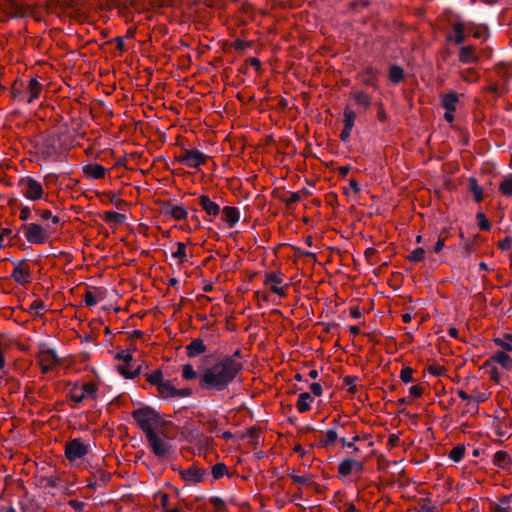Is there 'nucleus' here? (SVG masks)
<instances>
[{"label": "nucleus", "mask_w": 512, "mask_h": 512, "mask_svg": "<svg viewBox=\"0 0 512 512\" xmlns=\"http://www.w3.org/2000/svg\"><path fill=\"white\" fill-rule=\"evenodd\" d=\"M207 351L206 345L203 343V340L200 338L193 339L186 346V353L189 358H195Z\"/></svg>", "instance_id": "16"}, {"label": "nucleus", "mask_w": 512, "mask_h": 512, "mask_svg": "<svg viewBox=\"0 0 512 512\" xmlns=\"http://www.w3.org/2000/svg\"><path fill=\"white\" fill-rule=\"evenodd\" d=\"M209 502L216 509L217 512H225L226 504L225 501L218 496H213L209 498Z\"/></svg>", "instance_id": "43"}, {"label": "nucleus", "mask_w": 512, "mask_h": 512, "mask_svg": "<svg viewBox=\"0 0 512 512\" xmlns=\"http://www.w3.org/2000/svg\"><path fill=\"white\" fill-rule=\"evenodd\" d=\"M458 101L459 95L455 91H451L447 94L442 95L441 97L442 107L448 111H455L456 104L458 103Z\"/></svg>", "instance_id": "19"}, {"label": "nucleus", "mask_w": 512, "mask_h": 512, "mask_svg": "<svg viewBox=\"0 0 512 512\" xmlns=\"http://www.w3.org/2000/svg\"><path fill=\"white\" fill-rule=\"evenodd\" d=\"M45 308H46V305L41 300H35L30 305V309L33 310L35 312V314H37V315L39 314L40 311L45 310Z\"/></svg>", "instance_id": "56"}, {"label": "nucleus", "mask_w": 512, "mask_h": 512, "mask_svg": "<svg viewBox=\"0 0 512 512\" xmlns=\"http://www.w3.org/2000/svg\"><path fill=\"white\" fill-rule=\"evenodd\" d=\"M409 394L412 397L418 398L423 394V388L419 385H413L409 388Z\"/></svg>", "instance_id": "62"}, {"label": "nucleus", "mask_w": 512, "mask_h": 512, "mask_svg": "<svg viewBox=\"0 0 512 512\" xmlns=\"http://www.w3.org/2000/svg\"><path fill=\"white\" fill-rule=\"evenodd\" d=\"M199 375L193 368V366L191 364H185L183 366V369H182V377L185 379V380H193V379H196L198 378L199 379Z\"/></svg>", "instance_id": "41"}, {"label": "nucleus", "mask_w": 512, "mask_h": 512, "mask_svg": "<svg viewBox=\"0 0 512 512\" xmlns=\"http://www.w3.org/2000/svg\"><path fill=\"white\" fill-rule=\"evenodd\" d=\"M493 464L505 471H512V459L506 451H497L493 455Z\"/></svg>", "instance_id": "13"}, {"label": "nucleus", "mask_w": 512, "mask_h": 512, "mask_svg": "<svg viewBox=\"0 0 512 512\" xmlns=\"http://www.w3.org/2000/svg\"><path fill=\"white\" fill-rule=\"evenodd\" d=\"M512 335L505 334L503 338H495L494 343L497 346L502 347L505 351L512 352Z\"/></svg>", "instance_id": "36"}, {"label": "nucleus", "mask_w": 512, "mask_h": 512, "mask_svg": "<svg viewBox=\"0 0 512 512\" xmlns=\"http://www.w3.org/2000/svg\"><path fill=\"white\" fill-rule=\"evenodd\" d=\"M106 195L108 196L109 202L114 204L116 207H119L121 204L125 203L124 200L117 198L116 195L112 192H108Z\"/></svg>", "instance_id": "64"}, {"label": "nucleus", "mask_w": 512, "mask_h": 512, "mask_svg": "<svg viewBox=\"0 0 512 512\" xmlns=\"http://www.w3.org/2000/svg\"><path fill=\"white\" fill-rule=\"evenodd\" d=\"M339 440L342 443L343 447L352 448L354 452H358L359 451V448L357 446H355V442L360 440V436L359 435H355L352 438V441H348L345 437H341Z\"/></svg>", "instance_id": "47"}, {"label": "nucleus", "mask_w": 512, "mask_h": 512, "mask_svg": "<svg viewBox=\"0 0 512 512\" xmlns=\"http://www.w3.org/2000/svg\"><path fill=\"white\" fill-rule=\"evenodd\" d=\"M104 221L110 223L114 222L117 224L124 223L126 221V216L124 214L115 212V211H107L103 215Z\"/></svg>", "instance_id": "29"}, {"label": "nucleus", "mask_w": 512, "mask_h": 512, "mask_svg": "<svg viewBox=\"0 0 512 512\" xmlns=\"http://www.w3.org/2000/svg\"><path fill=\"white\" fill-rule=\"evenodd\" d=\"M300 199V192H290V197L282 198V201L286 204L287 207H290V205L299 202Z\"/></svg>", "instance_id": "52"}, {"label": "nucleus", "mask_w": 512, "mask_h": 512, "mask_svg": "<svg viewBox=\"0 0 512 512\" xmlns=\"http://www.w3.org/2000/svg\"><path fill=\"white\" fill-rule=\"evenodd\" d=\"M259 430L256 427H250L247 430V437L251 439L252 442H257L259 438Z\"/></svg>", "instance_id": "60"}, {"label": "nucleus", "mask_w": 512, "mask_h": 512, "mask_svg": "<svg viewBox=\"0 0 512 512\" xmlns=\"http://www.w3.org/2000/svg\"><path fill=\"white\" fill-rule=\"evenodd\" d=\"M14 269L12 271L11 277L14 281L20 285H24L31 281V270L29 265L26 263V260H13Z\"/></svg>", "instance_id": "8"}, {"label": "nucleus", "mask_w": 512, "mask_h": 512, "mask_svg": "<svg viewBox=\"0 0 512 512\" xmlns=\"http://www.w3.org/2000/svg\"><path fill=\"white\" fill-rule=\"evenodd\" d=\"M243 355L241 350L237 349L232 355L223 356L221 359H231L234 364H242L239 359H242Z\"/></svg>", "instance_id": "57"}, {"label": "nucleus", "mask_w": 512, "mask_h": 512, "mask_svg": "<svg viewBox=\"0 0 512 512\" xmlns=\"http://www.w3.org/2000/svg\"><path fill=\"white\" fill-rule=\"evenodd\" d=\"M498 247L502 250V251H508L512 248V238L509 237V236H506L504 239H502L501 241H499L498 243Z\"/></svg>", "instance_id": "55"}, {"label": "nucleus", "mask_w": 512, "mask_h": 512, "mask_svg": "<svg viewBox=\"0 0 512 512\" xmlns=\"http://www.w3.org/2000/svg\"><path fill=\"white\" fill-rule=\"evenodd\" d=\"M177 250L172 253V257L178 259L180 264L187 261L186 245L182 242H177Z\"/></svg>", "instance_id": "35"}, {"label": "nucleus", "mask_w": 512, "mask_h": 512, "mask_svg": "<svg viewBox=\"0 0 512 512\" xmlns=\"http://www.w3.org/2000/svg\"><path fill=\"white\" fill-rule=\"evenodd\" d=\"M338 439V433L336 429H328L326 431V436L324 439H321L319 442V445L321 447H329L335 443V441Z\"/></svg>", "instance_id": "30"}, {"label": "nucleus", "mask_w": 512, "mask_h": 512, "mask_svg": "<svg viewBox=\"0 0 512 512\" xmlns=\"http://www.w3.org/2000/svg\"><path fill=\"white\" fill-rule=\"evenodd\" d=\"M174 207V204L170 200L161 202V214L169 216L170 209Z\"/></svg>", "instance_id": "61"}, {"label": "nucleus", "mask_w": 512, "mask_h": 512, "mask_svg": "<svg viewBox=\"0 0 512 512\" xmlns=\"http://www.w3.org/2000/svg\"><path fill=\"white\" fill-rule=\"evenodd\" d=\"M18 185L22 188V194L29 200L36 201L43 197L44 190L40 182L32 177H23Z\"/></svg>", "instance_id": "5"}, {"label": "nucleus", "mask_w": 512, "mask_h": 512, "mask_svg": "<svg viewBox=\"0 0 512 512\" xmlns=\"http://www.w3.org/2000/svg\"><path fill=\"white\" fill-rule=\"evenodd\" d=\"M157 390L163 398H175L176 388L172 385L171 381H163Z\"/></svg>", "instance_id": "24"}, {"label": "nucleus", "mask_w": 512, "mask_h": 512, "mask_svg": "<svg viewBox=\"0 0 512 512\" xmlns=\"http://www.w3.org/2000/svg\"><path fill=\"white\" fill-rule=\"evenodd\" d=\"M175 159L189 168H199L202 164L206 163L209 156L198 149L183 148L181 154L177 155Z\"/></svg>", "instance_id": "4"}, {"label": "nucleus", "mask_w": 512, "mask_h": 512, "mask_svg": "<svg viewBox=\"0 0 512 512\" xmlns=\"http://www.w3.org/2000/svg\"><path fill=\"white\" fill-rule=\"evenodd\" d=\"M289 476L291 477V479L293 480L294 483L302 484V485L310 484L312 482V479H313V475L312 474H308V475H305V476H298V475H294L292 473H289Z\"/></svg>", "instance_id": "45"}, {"label": "nucleus", "mask_w": 512, "mask_h": 512, "mask_svg": "<svg viewBox=\"0 0 512 512\" xmlns=\"http://www.w3.org/2000/svg\"><path fill=\"white\" fill-rule=\"evenodd\" d=\"M212 479L218 480L227 473V466L223 462L216 463L211 469Z\"/></svg>", "instance_id": "37"}, {"label": "nucleus", "mask_w": 512, "mask_h": 512, "mask_svg": "<svg viewBox=\"0 0 512 512\" xmlns=\"http://www.w3.org/2000/svg\"><path fill=\"white\" fill-rule=\"evenodd\" d=\"M84 302H85L86 306L92 307L97 304V298L93 292L86 291L84 294Z\"/></svg>", "instance_id": "53"}, {"label": "nucleus", "mask_w": 512, "mask_h": 512, "mask_svg": "<svg viewBox=\"0 0 512 512\" xmlns=\"http://www.w3.org/2000/svg\"><path fill=\"white\" fill-rule=\"evenodd\" d=\"M468 187H469V191L473 194L474 200L477 203H480L483 200L484 196H483V190L478 185L477 179L474 177H470L468 180Z\"/></svg>", "instance_id": "23"}, {"label": "nucleus", "mask_w": 512, "mask_h": 512, "mask_svg": "<svg viewBox=\"0 0 512 512\" xmlns=\"http://www.w3.org/2000/svg\"><path fill=\"white\" fill-rule=\"evenodd\" d=\"M146 380L157 388L164 381L163 373L160 369L154 370L153 372L146 374Z\"/></svg>", "instance_id": "33"}, {"label": "nucleus", "mask_w": 512, "mask_h": 512, "mask_svg": "<svg viewBox=\"0 0 512 512\" xmlns=\"http://www.w3.org/2000/svg\"><path fill=\"white\" fill-rule=\"evenodd\" d=\"M282 276L283 274L281 272H270L266 274L264 280L265 285H268L270 283L275 284L271 286V291L280 297H284L286 295L284 288L278 287V285L281 284L283 281Z\"/></svg>", "instance_id": "12"}, {"label": "nucleus", "mask_w": 512, "mask_h": 512, "mask_svg": "<svg viewBox=\"0 0 512 512\" xmlns=\"http://www.w3.org/2000/svg\"><path fill=\"white\" fill-rule=\"evenodd\" d=\"M459 60L465 64L475 63L478 57L474 53V49L471 46H464L460 49Z\"/></svg>", "instance_id": "22"}, {"label": "nucleus", "mask_w": 512, "mask_h": 512, "mask_svg": "<svg viewBox=\"0 0 512 512\" xmlns=\"http://www.w3.org/2000/svg\"><path fill=\"white\" fill-rule=\"evenodd\" d=\"M82 390L83 388H81L79 385L73 386L69 392L71 400L76 403H81L85 399Z\"/></svg>", "instance_id": "39"}, {"label": "nucleus", "mask_w": 512, "mask_h": 512, "mask_svg": "<svg viewBox=\"0 0 512 512\" xmlns=\"http://www.w3.org/2000/svg\"><path fill=\"white\" fill-rule=\"evenodd\" d=\"M352 463H353L352 458H346L339 463V466H338L339 477H347L352 473V471H353Z\"/></svg>", "instance_id": "27"}, {"label": "nucleus", "mask_w": 512, "mask_h": 512, "mask_svg": "<svg viewBox=\"0 0 512 512\" xmlns=\"http://www.w3.org/2000/svg\"><path fill=\"white\" fill-rule=\"evenodd\" d=\"M146 440L153 454L158 458H169L175 451L170 441L165 440L156 430L148 434Z\"/></svg>", "instance_id": "3"}, {"label": "nucleus", "mask_w": 512, "mask_h": 512, "mask_svg": "<svg viewBox=\"0 0 512 512\" xmlns=\"http://www.w3.org/2000/svg\"><path fill=\"white\" fill-rule=\"evenodd\" d=\"M96 477H97V481L99 482V484H100L101 486H104V485H106V484L109 482V480L111 479V474H110V473H108V472H105V471H103V470H99V471L97 472Z\"/></svg>", "instance_id": "50"}, {"label": "nucleus", "mask_w": 512, "mask_h": 512, "mask_svg": "<svg viewBox=\"0 0 512 512\" xmlns=\"http://www.w3.org/2000/svg\"><path fill=\"white\" fill-rule=\"evenodd\" d=\"M21 228L25 229V237L31 244H44L47 242L48 235L43 227L36 223L23 224Z\"/></svg>", "instance_id": "7"}, {"label": "nucleus", "mask_w": 512, "mask_h": 512, "mask_svg": "<svg viewBox=\"0 0 512 512\" xmlns=\"http://www.w3.org/2000/svg\"><path fill=\"white\" fill-rule=\"evenodd\" d=\"M81 388H83L82 392L84 394V398L86 397H92L95 398L97 388L95 384L93 383H86L84 385H81Z\"/></svg>", "instance_id": "46"}, {"label": "nucleus", "mask_w": 512, "mask_h": 512, "mask_svg": "<svg viewBox=\"0 0 512 512\" xmlns=\"http://www.w3.org/2000/svg\"><path fill=\"white\" fill-rule=\"evenodd\" d=\"M115 358L119 361H123L125 363H130L133 360V356L130 353H126L125 351H120L115 355Z\"/></svg>", "instance_id": "58"}, {"label": "nucleus", "mask_w": 512, "mask_h": 512, "mask_svg": "<svg viewBox=\"0 0 512 512\" xmlns=\"http://www.w3.org/2000/svg\"><path fill=\"white\" fill-rule=\"evenodd\" d=\"M354 100L358 105L369 107L371 104V99L369 95L363 91H358L354 94Z\"/></svg>", "instance_id": "38"}, {"label": "nucleus", "mask_w": 512, "mask_h": 512, "mask_svg": "<svg viewBox=\"0 0 512 512\" xmlns=\"http://www.w3.org/2000/svg\"><path fill=\"white\" fill-rule=\"evenodd\" d=\"M487 369H488L490 378L494 382L498 383L501 379L500 372H499L498 368L493 363H491V365Z\"/></svg>", "instance_id": "51"}, {"label": "nucleus", "mask_w": 512, "mask_h": 512, "mask_svg": "<svg viewBox=\"0 0 512 512\" xmlns=\"http://www.w3.org/2000/svg\"><path fill=\"white\" fill-rule=\"evenodd\" d=\"M169 216L175 220H184L188 216V211L182 205H174V207L170 209Z\"/></svg>", "instance_id": "31"}, {"label": "nucleus", "mask_w": 512, "mask_h": 512, "mask_svg": "<svg viewBox=\"0 0 512 512\" xmlns=\"http://www.w3.org/2000/svg\"><path fill=\"white\" fill-rule=\"evenodd\" d=\"M221 212L222 218L229 228H233L240 220V211L236 207L225 206Z\"/></svg>", "instance_id": "15"}, {"label": "nucleus", "mask_w": 512, "mask_h": 512, "mask_svg": "<svg viewBox=\"0 0 512 512\" xmlns=\"http://www.w3.org/2000/svg\"><path fill=\"white\" fill-rule=\"evenodd\" d=\"M131 6L137 11L142 12L147 8L145 0H132Z\"/></svg>", "instance_id": "59"}, {"label": "nucleus", "mask_w": 512, "mask_h": 512, "mask_svg": "<svg viewBox=\"0 0 512 512\" xmlns=\"http://www.w3.org/2000/svg\"><path fill=\"white\" fill-rule=\"evenodd\" d=\"M199 205L209 216H218L221 212L220 206L212 201L207 195H201L199 197Z\"/></svg>", "instance_id": "14"}, {"label": "nucleus", "mask_w": 512, "mask_h": 512, "mask_svg": "<svg viewBox=\"0 0 512 512\" xmlns=\"http://www.w3.org/2000/svg\"><path fill=\"white\" fill-rule=\"evenodd\" d=\"M491 363H497L501 365L502 368L510 370L512 368V357L504 351H497L485 361L483 368H488Z\"/></svg>", "instance_id": "10"}, {"label": "nucleus", "mask_w": 512, "mask_h": 512, "mask_svg": "<svg viewBox=\"0 0 512 512\" xmlns=\"http://www.w3.org/2000/svg\"><path fill=\"white\" fill-rule=\"evenodd\" d=\"M476 219H477V225L480 230L489 231L491 229V223L486 218V216L483 212L479 211L476 214Z\"/></svg>", "instance_id": "40"}, {"label": "nucleus", "mask_w": 512, "mask_h": 512, "mask_svg": "<svg viewBox=\"0 0 512 512\" xmlns=\"http://www.w3.org/2000/svg\"><path fill=\"white\" fill-rule=\"evenodd\" d=\"M106 168L100 164H88L84 167V174L92 179H102L105 177Z\"/></svg>", "instance_id": "17"}, {"label": "nucleus", "mask_w": 512, "mask_h": 512, "mask_svg": "<svg viewBox=\"0 0 512 512\" xmlns=\"http://www.w3.org/2000/svg\"><path fill=\"white\" fill-rule=\"evenodd\" d=\"M5 345L3 343V334L0 332V372H3L6 367Z\"/></svg>", "instance_id": "49"}, {"label": "nucleus", "mask_w": 512, "mask_h": 512, "mask_svg": "<svg viewBox=\"0 0 512 512\" xmlns=\"http://www.w3.org/2000/svg\"><path fill=\"white\" fill-rule=\"evenodd\" d=\"M310 390H311V393L315 396H321L322 392H323V388H322L321 384L318 382H314V383L310 384Z\"/></svg>", "instance_id": "63"}, {"label": "nucleus", "mask_w": 512, "mask_h": 512, "mask_svg": "<svg viewBox=\"0 0 512 512\" xmlns=\"http://www.w3.org/2000/svg\"><path fill=\"white\" fill-rule=\"evenodd\" d=\"M314 401L312 395L308 392H302L298 396L296 407L300 413H304L311 408V404Z\"/></svg>", "instance_id": "21"}, {"label": "nucleus", "mask_w": 512, "mask_h": 512, "mask_svg": "<svg viewBox=\"0 0 512 512\" xmlns=\"http://www.w3.org/2000/svg\"><path fill=\"white\" fill-rule=\"evenodd\" d=\"M6 8L10 11L13 17H26L30 13V8L27 4L22 3L20 0H4Z\"/></svg>", "instance_id": "11"}, {"label": "nucleus", "mask_w": 512, "mask_h": 512, "mask_svg": "<svg viewBox=\"0 0 512 512\" xmlns=\"http://www.w3.org/2000/svg\"><path fill=\"white\" fill-rule=\"evenodd\" d=\"M131 416L145 436L155 431V425L160 422V413L151 406L137 408L132 411Z\"/></svg>", "instance_id": "2"}, {"label": "nucleus", "mask_w": 512, "mask_h": 512, "mask_svg": "<svg viewBox=\"0 0 512 512\" xmlns=\"http://www.w3.org/2000/svg\"><path fill=\"white\" fill-rule=\"evenodd\" d=\"M180 477L187 483H199L204 480L207 475V470L199 468L195 464L187 469L178 470Z\"/></svg>", "instance_id": "9"}, {"label": "nucleus", "mask_w": 512, "mask_h": 512, "mask_svg": "<svg viewBox=\"0 0 512 512\" xmlns=\"http://www.w3.org/2000/svg\"><path fill=\"white\" fill-rule=\"evenodd\" d=\"M424 257H425V250L423 248L419 247V248H416L415 250H413L407 259L412 262H420L424 259Z\"/></svg>", "instance_id": "44"}, {"label": "nucleus", "mask_w": 512, "mask_h": 512, "mask_svg": "<svg viewBox=\"0 0 512 512\" xmlns=\"http://www.w3.org/2000/svg\"><path fill=\"white\" fill-rule=\"evenodd\" d=\"M454 35H449L447 37L448 41L454 42L456 45H460L465 41V29L462 23H455L452 26Z\"/></svg>", "instance_id": "20"}, {"label": "nucleus", "mask_w": 512, "mask_h": 512, "mask_svg": "<svg viewBox=\"0 0 512 512\" xmlns=\"http://www.w3.org/2000/svg\"><path fill=\"white\" fill-rule=\"evenodd\" d=\"M465 455V446L464 445H457L452 448V450L449 452V458L455 462H460Z\"/></svg>", "instance_id": "34"}, {"label": "nucleus", "mask_w": 512, "mask_h": 512, "mask_svg": "<svg viewBox=\"0 0 512 512\" xmlns=\"http://www.w3.org/2000/svg\"><path fill=\"white\" fill-rule=\"evenodd\" d=\"M355 119L356 114L352 110L346 108L344 111V127L347 128V130H352Z\"/></svg>", "instance_id": "42"}, {"label": "nucleus", "mask_w": 512, "mask_h": 512, "mask_svg": "<svg viewBox=\"0 0 512 512\" xmlns=\"http://www.w3.org/2000/svg\"><path fill=\"white\" fill-rule=\"evenodd\" d=\"M41 361L49 364H59L60 359L54 349H45L42 351Z\"/></svg>", "instance_id": "28"}, {"label": "nucleus", "mask_w": 512, "mask_h": 512, "mask_svg": "<svg viewBox=\"0 0 512 512\" xmlns=\"http://www.w3.org/2000/svg\"><path fill=\"white\" fill-rule=\"evenodd\" d=\"M358 380V377L356 376H346L344 378V384L349 386V392L354 394L357 391L356 386L353 385V383Z\"/></svg>", "instance_id": "54"}, {"label": "nucleus", "mask_w": 512, "mask_h": 512, "mask_svg": "<svg viewBox=\"0 0 512 512\" xmlns=\"http://www.w3.org/2000/svg\"><path fill=\"white\" fill-rule=\"evenodd\" d=\"M512 502V494L506 495L500 499L499 504H493L492 512H511L510 503Z\"/></svg>", "instance_id": "25"}, {"label": "nucleus", "mask_w": 512, "mask_h": 512, "mask_svg": "<svg viewBox=\"0 0 512 512\" xmlns=\"http://www.w3.org/2000/svg\"><path fill=\"white\" fill-rule=\"evenodd\" d=\"M400 379L404 383H410L414 381L413 378V369L410 367H404L400 372Z\"/></svg>", "instance_id": "48"}, {"label": "nucleus", "mask_w": 512, "mask_h": 512, "mask_svg": "<svg viewBox=\"0 0 512 512\" xmlns=\"http://www.w3.org/2000/svg\"><path fill=\"white\" fill-rule=\"evenodd\" d=\"M500 192L507 197L512 196V174H508L499 186Z\"/></svg>", "instance_id": "32"}, {"label": "nucleus", "mask_w": 512, "mask_h": 512, "mask_svg": "<svg viewBox=\"0 0 512 512\" xmlns=\"http://www.w3.org/2000/svg\"><path fill=\"white\" fill-rule=\"evenodd\" d=\"M404 78V70L399 65H392L389 69V80L394 83H400Z\"/></svg>", "instance_id": "26"}, {"label": "nucleus", "mask_w": 512, "mask_h": 512, "mask_svg": "<svg viewBox=\"0 0 512 512\" xmlns=\"http://www.w3.org/2000/svg\"><path fill=\"white\" fill-rule=\"evenodd\" d=\"M243 364H234L231 359H219L203 368L199 375V386L209 391H224L242 371Z\"/></svg>", "instance_id": "1"}, {"label": "nucleus", "mask_w": 512, "mask_h": 512, "mask_svg": "<svg viewBox=\"0 0 512 512\" xmlns=\"http://www.w3.org/2000/svg\"><path fill=\"white\" fill-rule=\"evenodd\" d=\"M89 452V445L84 444L80 438L70 440L65 445V456L69 461L83 458Z\"/></svg>", "instance_id": "6"}, {"label": "nucleus", "mask_w": 512, "mask_h": 512, "mask_svg": "<svg viewBox=\"0 0 512 512\" xmlns=\"http://www.w3.org/2000/svg\"><path fill=\"white\" fill-rule=\"evenodd\" d=\"M42 88L43 85L37 79H31L27 87V103H33L38 99Z\"/></svg>", "instance_id": "18"}]
</instances>
